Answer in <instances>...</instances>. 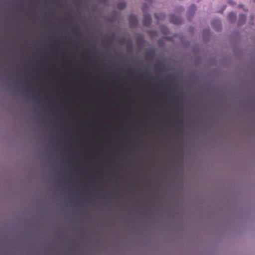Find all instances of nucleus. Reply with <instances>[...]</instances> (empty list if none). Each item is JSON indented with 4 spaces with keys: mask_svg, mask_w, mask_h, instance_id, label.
<instances>
[{
    "mask_svg": "<svg viewBox=\"0 0 255 255\" xmlns=\"http://www.w3.org/2000/svg\"><path fill=\"white\" fill-rule=\"evenodd\" d=\"M236 17V15L233 13L231 12L228 15V19L231 21H233L235 20Z\"/></svg>",
    "mask_w": 255,
    "mask_h": 255,
    "instance_id": "f257e3e1",
    "label": "nucleus"
},
{
    "mask_svg": "<svg viewBox=\"0 0 255 255\" xmlns=\"http://www.w3.org/2000/svg\"><path fill=\"white\" fill-rule=\"evenodd\" d=\"M245 15H241L240 17V19H239V23L240 24H242L245 20Z\"/></svg>",
    "mask_w": 255,
    "mask_h": 255,
    "instance_id": "f03ea898",
    "label": "nucleus"
},
{
    "mask_svg": "<svg viewBox=\"0 0 255 255\" xmlns=\"http://www.w3.org/2000/svg\"><path fill=\"white\" fill-rule=\"evenodd\" d=\"M119 8L122 9L123 8H124L125 7V4L124 3H122L121 4H120L119 6Z\"/></svg>",
    "mask_w": 255,
    "mask_h": 255,
    "instance_id": "7ed1b4c3",
    "label": "nucleus"
}]
</instances>
